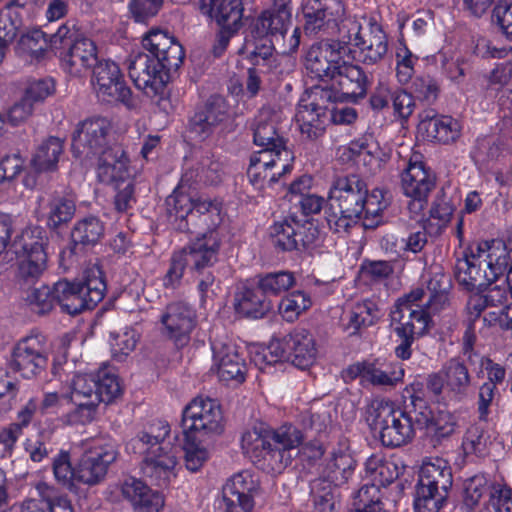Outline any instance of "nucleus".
Listing matches in <instances>:
<instances>
[{"instance_id":"nucleus-1","label":"nucleus","mask_w":512,"mask_h":512,"mask_svg":"<svg viewBox=\"0 0 512 512\" xmlns=\"http://www.w3.org/2000/svg\"><path fill=\"white\" fill-rule=\"evenodd\" d=\"M240 446L244 456L267 474H280L291 465V452L296 448L310 465L320 460L326 451L318 439L304 442L303 431L288 422L277 428L247 430L241 436Z\"/></svg>"},{"instance_id":"nucleus-2","label":"nucleus","mask_w":512,"mask_h":512,"mask_svg":"<svg viewBox=\"0 0 512 512\" xmlns=\"http://www.w3.org/2000/svg\"><path fill=\"white\" fill-rule=\"evenodd\" d=\"M386 194L380 188L369 191L365 180L357 174L336 178L330 186L325 208L329 230L345 236L360 221L366 228L377 227L389 205Z\"/></svg>"},{"instance_id":"nucleus-3","label":"nucleus","mask_w":512,"mask_h":512,"mask_svg":"<svg viewBox=\"0 0 512 512\" xmlns=\"http://www.w3.org/2000/svg\"><path fill=\"white\" fill-rule=\"evenodd\" d=\"M143 51L129 57L128 74L134 86L149 98H163L171 73L185 57L183 46L167 32L152 29L141 41Z\"/></svg>"},{"instance_id":"nucleus-4","label":"nucleus","mask_w":512,"mask_h":512,"mask_svg":"<svg viewBox=\"0 0 512 512\" xmlns=\"http://www.w3.org/2000/svg\"><path fill=\"white\" fill-rule=\"evenodd\" d=\"M292 20L291 0H272V7L252 18L246 34L247 43L253 50L247 56L254 65L271 61L276 43L282 41V53H295L301 43V28L295 27L286 40V33Z\"/></svg>"},{"instance_id":"nucleus-5","label":"nucleus","mask_w":512,"mask_h":512,"mask_svg":"<svg viewBox=\"0 0 512 512\" xmlns=\"http://www.w3.org/2000/svg\"><path fill=\"white\" fill-rule=\"evenodd\" d=\"M170 425L166 420L155 419L125 445L129 454L142 457L144 476L157 486H166L177 464L176 448L167 441Z\"/></svg>"},{"instance_id":"nucleus-6","label":"nucleus","mask_w":512,"mask_h":512,"mask_svg":"<svg viewBox=\"0 0 512 512\" xmlns=\"http://www.w3.org/2000/svg\"><path fill=\"white\" fill-rule=\"evenodd\" d=\"M508 260L509 252L503 240H484L477 244L475 253H464L463 258L456 260L454 277L464 290L484 292L504 275Z\"/></svg>"},{"instance_id":"nucleus-7","label":"nucleus","mask_w":512,"mask_h":512,"mask_svg":"<svg viewBox=\"0 0 512 512\" xmlns=\"http://www.w3.org/2000/svg\"><path fill=\"white\" fill-rule=\"evenodd\" d=\"M316 356L315 340L306 329H294L282 338H273L268 345H256L249 350L250 363L263 373H271L284 361L306 370L314 364Z\"/></svg>"},{"instance_id":"nucleus-8","label":"nucleus","mask_w":512,"mask_h":512,"mask_svg":"<svg viewBox=\"0 0 512 512\" xmlns=\"http://www.w3.org/2000/svg\"><path fill=\"white\" fill-rule=\"evenodd\" d=\"M365 418L372 429H379L380 441L388 448L410 443L418 429L411 399L401 408L389 399L375 398L366 407Z\"/></svg>"},{"instance_id":"nucleus-9","label":"nucleus","mask_w":512,"mask_h":512,"mask_svg":"<svg viewBox=\"0 0 512 512\" xmlns=\"http://www.w3.org/2000/svg\"><path fill=\"white\" fill-rule=\"evenodd\" d=\"M58 293V305L61 311L77 315L93 310L105 297L107 282L101 265L95 263L85 268L81 281L59 280L54 284Z\"/></svg>"},{"instance_id":"nucleus-10","label":"nucleus","mask_w":512,"mask_h":512,"mask_svg":"<svg viewBox=\"0 0 512 512\" xmlns=\"http://www.w3.org/2000/svg\"><path fill=\"white\" fill-rule=\"evenodd\" d=\"M340 99L332 98L328 103H320L313 99L312 90L298 103L295 115L302 136L310 140H317L325 133L329 123L336 125H350L358 117L355 108L348 106L338 107Z\"/></svg>"},{"instance_id":"nucleus-11","label":"nucleus","mask_w":512,"mask_h":512,"mask_svg":"<svg viewBox=\"0 0 512 512\" xmlns=\"http://www.w3.org/2000/svg\"><path fill=\"white\" fill-rule=\"evenodd\" d=\"M51 50L59 58L61 68L71 76H79L98 61L97 46L89 38L79 37L67 23L50 35Z\"/></svg>"},{"instance_id":"nucleus-12","label":"nucleus","mask_w":512,"mask_h":512,"mask_svg":"<svg viewBox=\"0 0 512 512\" xmlns=\"http://www.w3.org/2000/svg\"><path fill=\"white\" fill-rule=\"evenodd\" d=\"M269 237L277 252H310L322 242L318 225L293 213L274 221L269 227Z\"/></svg>"},{"instance_id":"nucleus-13","label":"nucleus","mask_w":512,"mask_h":512,"mask_svg":"<svg viewBox=\"0 0 512 512\" xmlns=\"http://www.w3.org/2000/svg\"><path fill=\"white\" fill-rule=\"evenodd\" d=\"M302 16L306 36L324 41L338 34L339 48H343L342 30L348 28L345 2L306 0L302 5Z\"/></svg>"},{"instance_id":"nucleus-14","label":"nucleus","mask_w":512,"mask_h":512,"mask_svg":"<svg viewBox=\"0 0 512 512\" xmlns=\"http://www.w3.org/2000/svg\"><path fill=\"white\" fill-rule=\"evenodd\" d=\"M332 79L331 85L315 86L312 97L320 103H328L332 98L340 99V102L357 103L367 95L371 85V78L358 64L342 60Z\"/></svg>"},{"instance_id":"nucleus-15","label":"nucleus","mask_w":512,"mask_h":512,"mask_svg":"<svg viewBox=\"0 0 512 512\" xmlns=\"http://www.w3.org/2000/svg\"><path fill=\"white\" fill-rule=\"evenodd\" d=\"M430 310L425 305L422 309H391L390 326L395 336L394 354L398 359L409 360L413 354V344L428 334L432 324Z\"/></svg>"},{"instance_id":"nucleus-16","label":"nucleus","mask_w":512,"mask_h":512,"mask_svg":"<svg viewBox=\"0 0 512 512\" xmlns=\"http://www.w3.org/2000/svg\"><path fill=\"white\" fill-rule=\"evenodd\" d=\"M224 416L217 399L196 397L182 411L185 437L208 440L224 431Z\"/></svg>"},{"instance_id":"nucleus-17","label":"nucleus","mask_w":512,"mask_h":512,"mask_svg":"<svg viewBox=\"0 0 512 512\" xmlns=\"http://www.w3.org/2000/svg\"><path fill=\"white\" fill-rule=\"evenodd\" d=\"M45 231L39 227L25 230L13 243L18 259V278L27 284L36 282L47 266Z\"/></svg>"},{"instance_id":"nucleus-18","label":"nucleus","mask_w":512,"mask_h":512,"mask_svg":"<svg viewBox=\"0 0 512 512\" xmlns=\"http://www.w3.org/2000/svg\"><path fill=\"white\" fill-rule=\"evenodd\" d=\"M91 85L97 99L102 103H121L128 108L134 105L132 90L118 63L111 59H101L95 63Z\"/></svg>"},{"instance_id":"nucleus-19","label":"nucleus","mask_w":512,"mask_h":512,"mask_svg":"<svg viewBox=\"0 0 512 512\" xmlns=\"http://www.w3.org/2000/svg\"><path fill=\"white\" fill-rule=\"evenodd\" d=\"M404 397L411 399L412 412L416 413L418 429H427L437 438H446L454 433L457 426L455 415L447 410L434 412L428 399L425 398V389L421 381L410 383L405 388Z\"/></svg>"},{"instance_id":"nucleus-20","label":"nucleus","mask_w":512,"mask_h":512,"mask_svg":"<svg viewBox=\"0 0 512 512\" xmlns=\"http://www.w3.org/2000/svg\"><path fill=\"white\" fill-rule=\"evenodd\" d=\"M362 26L356 20H348V28L342 30L341 46L358 49V58L365 65H375L384 59L388 52V36L381 24L369 23V36L365 38Z\"/></svg>"},{"instance_id":"nucleus-21","label":"nucleus","mask_w":512,"mask_h":512,"mask_svg":"<svg viewBox=\"0 0 512 512\" xmlns=\"http://www.w3.org/2000/svg\"><path fill=\"white\" fill-rule=\"evenodd\" d=\"M400 180L403 194L410 199L409 212L420 214L426 209L429 196L436 187V173L425 162L410 159L400 174Z\"/></svg>"},{"instance_id":"nucleus-22","label":"nucleus","mask_w":512,"mask_h":512,"mask_svg":"<svg viewBox=\"0 0 512 512\" xmlns=\"http://www.w3.org/2000/svg\"><path fill=\"white\" fill-rule=\"evenodd\" d=\"M111 129L112 122L107 117L92 116L80 121L72 134L74 157L88 160L104 152L109 147Z\"/></svg>"},{"instance_id":"nucleus-23","label":"nucleus","mask_w":512,"mask_h":512,"mask_svg":"<svg viewBox=\"0 0 512 512\" xmlns=\"http://www.w3.org/2000/svg\"><path fill=\"white\" fill-rule=\"evenodd\" d=\"M48 365L45 337L30 335L19 340L11 351L8 367L24 379L40 376Z\"/></svg>"},{"instance_id":"nucleus-24","label":"nucleus","mask_w":512,"mask_h":512,"mask_svg":"<svg viewBox=\"0 0 512 512\" xmlns=\"http://www.w3.org/2000/svg\"><path fill=\"white\" fill-rule=\"evenodd\" d=\"M161 333L177 348L188 345L191 334L197 326V313L185 301H174L165 307L160 319Z\"/></svg>"},{"instance_id":"nucleus-25","label":"nucleus","mask_w":512,"mask_h":512,"mask_svg":"<svg viewBox=\"0 0 512 512\" xmlns=\"http://www.w3.org/2000/svg\"><path fill=\"white\" fill-rule=\"evenodd\" d=\"M228 107L225 99L211 95L205 102L197 104L188 116L187 131L195 140L204 141L226 119Z\"/></svg>"},{"instance_id":"nucleus-26","label":"nucleus","mask_w":512,"mask_h":512,"mask_svg":"<svg viewBox=\"0 0 512 512\" xmlns=\"http://www.w3.org/2000/svg\"><path fill=\"white\" fill-rule=\"evenodd\" d=\"M211 349L220 381L243 383L247 373L245 351L230 341H211Z\"/></svg>"},{"instance_id":"nucleus-27","label":"nucleus","mask_w":512,"mask_h":512,"mask_svg":"<svg viewBox=\"0 0 512 512\" xmlns=\"http://www.w3.org/2000/svg\"><path fill=\"white\" fill-rule=\"evenodd\" d=\"M117 453L111 445H97L87 449L76 466V480L93 485L104 478L108 467L116 460Z\"/></svg>"},{"instance_id":"nucleus-28","label":"nucleus","mask_w":512,"mask_h":512,"mask_svg":"<svg viewBox=\"0 0 512 512\" xmlns=\"http://www.w3.org/2000/svg\"><path fill=\"white\" fill-rule=\"evenodd\" d=\"M95 157L98 158L96 177L100 183L118 188V184L129 180L130 159L121 145L109 146Z\"/></svg>"},{"instance_id":"nucleus-29","label":"nucleus","mask_w":512,"mask_h":512,"mask_svg":"<svg viewBox=\"0 0 512 512\" xmlns=\"http://www.w3.org/2000/svg\"><path fill=\"white\" fill-rule=\"evenodd\" d=\"M356 466L357 462L351 453L348 440L340 439L325 461L321 481L338 488L354 475Z\"/></svg>"},{"instance_id":"nucleus-30","label":"nucleus","mask_w":512,"mask_h":512,"mask_svg":"<svg viewBox=\"0 0 512 512\" xmlns=\"http://www.w3.org/2000/svg\"><path fill=\"white\" fill-rule=\"evenodd\" d=\"M339 47L328 42H317L311 45L305 56V68L311 78L332 81L337 67L342 62Z\"/></svg>"},{"instance_id":"nucleus-31","label":"nucleus","mask_w":512,"mask_h":512,"mask_svg":"<svg viewBox=\"0 0 512 512\" xmlns=\"http://www.w3.org/2000/svg\"><path fill=\"white\" fill-rule=\"evenodd\" d=\"M121 494L132 504L135 512H160L164 506V499L159 492L134 477L123 481Z\"/></svg>"},{"instance_id":"nucleus-32","label":"nucleus","mask_w":512,"mask_h":512,"mask_svg":"<svg viewBox=\"0 0 512 512\" xmlns=\"http://www.w3.org/2000/svg\"><path fill=\"white\" fill-rule=\"evenodd\" d=\"M452 484L451 467L444 459L435 458L433 461L423 462L415 487L449 496Z\"/></svg>"},{"instance_id":"nucleus-33","label":"nucleus","mask_w":512,"mask_h":512,"mask_svg":"<svg viewBox=\"0 0 512 512\" xmlns=\"http://www.w3.org/2000/svg\"><path fill=\"white\" fill-rule=\"evenodd\" d=\"M220 244L218 232L203 233L201 237H197L194 242L179 251H185L188 266H191L192 270L200 272L204 268L212 266L216 261Z\"/></svg>"},{"instance_id":"nucleus-34","label":"nucleus","mask_w":512,"mask_h":512,"mask_svg":"<svg viewBox=\"0 0 512 512\" xmlns=\"http://www.w3.org/2000/svg\"><path fill=\"white\" fill-rule=\"evenodd\" d=\"M184 182L177 185L166 198V210L169 220L174 223L176 230L184 233L191 232L190 218L193 212V198L184 190Z\"/></svg>"},{"instance_id":"nucleus-35","label":"nucleus","mask_w":512,"mask_h":512,"mask_svg":"<svg viewBox=\"0 0 512 512\" xmlns=\"http://www.w3.org/2000/svg\"><path fill=\"white\" fill-rule=\"evenodd\" d=\"M262 149L251 154L250 159L276 170L271 174V182H278L293 169L294 155L286 146H261Z\"/></svg>"},{"instance_id":"nucleus-36","label":"nucleus","mask_w":512,"mask_h":512,"mask_svg":"<svg viewBox=\"0 0 512 512\" xmlns=\"http://www.w3.org/2000/svg\"><path fill=\"white\" fill-rule=\"evenodd\" d=\"M104 224L96 216H86L74 224L71 233L70 256L77 254L78 250L93 247L104 235Z\"/></svg>"},{"instance_id":"nucleus-37","label":"nucleus","mask_w":512,"mask_h":512,"mask_svg":"<svg viewBox=\"0 0 512 512\" xmlns=\"http://www.w3.org/2000/svg\"><path fill=\"white\" fill-rule=\"evenodd\" d=\"M199 9L217 24H242L243 0H199Z\"/></svg>"},{"instance_id":"nucleus-38","label":"nucleus","mask_w":512,"mask_h":512,"mask_svg":"<svg viewBox=\"0 0 512 512\" xmlns=\"http://www.w3.org/2000/svg\"><path fill=\"white\" fill-rule=\"evenodd\" d=\"M441 373L445 377V386L451 398L458 402L465 399L471 384V376L465 363L458 358H451L442 367Z\"/></svg>"},{"instance_id":"nucleus-39","label":"nucleus","mask_w":512,"mask_h":512,"mask_svg":"<svg viewBox=\"0 0 512 512\" xmlns=\"http://www.w3.org/2000/svg\"><path fill=\"white\" fill-rule=\"evenodd\" d=\"M234 307L242 317L261 319L271 310V302L257 287H244L236 294Z\"/></svg>"},{"instance_id":"nucleus-40","label":"nucleus","mask_w":512,"mask_h":512,"mask_svg":"<svg viewBox=\"0 0 512 512\" xmlns=\"http://www.w3.org/2000/svg\"><path fill=\"white\" fill-rule=\"evenodd\" d=\"M51 49L50 38L41 29H32L19 38L15 51L16 54L30 64L42 62L48 49Z\"/></svg>"},{"instance_id":"nucleus-41","label":"nucleus","mask_w":512,"mask_h":512,"mask_svg":"<svg viewBox=\"0 0 512 512\" xmlns=\"http://www.w3.org/2000/svg\"><path fill=\"white\" fill-rule=\"evenodd\" d=\"M222 202L210 199H193V212L190 218L191 232L196 227L203 226L205 233L217 232L222 223Z\"/></svg>"},{"instance_id":"nucleus-42","label":"nucleus","mask_w":512,"mask_h":512,"mask_svg":"<svg viewBox=\"0 0 512 512\" xmlns=\"http://www.w3.org/2000/svg\"><path fill=\"white\" fill-rule=\"evenodd\" d=\"M405 370L398 362L381 358L368 359L367 382L373 386L395 387L403 381Z\"/></svg>"},{"instance_id":"nucleus-43","label":"nucleus","mask_w":512,"mask_h":512,"mask_svg":"<svg viewBox=\"0 0 512 512\" xmlns=\"http://www.w3.org/2000/svg\"><path fill=\"white\" fill-rule=\"evenodd\" d=\"M365 471L370 483H365L362 486H374L381 493V488L387 487L399 476L397 465L378 454H373L366 460Z\"/></svg>"},{"instance_id":"nucleus-44","label":"nucleus","mask_w":512,"mask_h":512,"mask_svg":"<svg viewBox=\"0 0 512 512\" xmlns=\"http://www.w3.org/2000/svg\"><path fill=\"white\" fill-rule=\"evenodd\" d=\"M427 137L440 144H451L456 142L461 136L460 122L448 115H437L428 121L422 122Z\"/></svg>"},{"instance_id":"nucleus-45","label":"nucleus","mask_w":512,"mask_h":512,"mask_svg":"<svg viewBox=\"0 0 512 512\" xmlns=\"http://www.w3.org/2000/svg\"><path fill=\"white\" fill-rule=\"evenodd\" d=\"M378 309L370 300L357 302L343 319V328L349 335H357L362 329L374 325L377 320Z\"/></svg>"},{"instance_id":"nucleus-46","label":"nucleus","mask_w":512,"mask_h":512,"mask_svg":"<svg viewBox=\"0 0 512 512\" xmlns=\"http://www.w3.org/2000/svg\"><path fill=\"white\" fill-rule=\"evenodd\" d=\"M64 152V141L55 136H49L37 147L31 163L38 172L54 171Z\"/></svg>"},{"instance_id":"nucleus-47","label":"nucleus","mask_w":512,"mask_h":512,"mask_svg":"<svg viewBox=\"0 0 512 512\" xmlns=\"http://www.w3.org/2000/svg\"><path fill=\"white\" fill-rule=\"evenodd\" d=\"M222 180L221 163L209 157L203 158L195 166L185 170L181 182L193 184L217 185Z\"/></svg>"},{"instance_id":"nucleus-48","label":"nucleus","mask_w":512,"mask_h":512,"mask_svg":"<svg viewBox=\"0 0 512 512\" xmlns=\"http://www.w3.org/2000/svg\"><path fill=\"white\" fill-rule=\"evenodd\" d=\"M256 287L265 297L279 296L289 291L296 283L294 273L288 270L265 272L256 275Z\"/></svg>"},{"instance_id":"nucleus-49","label":"nucleus","mask_w":512,"mask_h":512,"mask_svg":"<svg viewBox=\"0 0 512 512\" xmlns=\"http://www.w3.org/2000/svg\"><path fill=\"white\" fill-rule=\"evenodd\" d=\"M94 374L97 387V395L94 400L98 404L100 402L111 403L122 394L120 379L109 367H102Z\"/></svg>"},{"instance_id":"nucleus-50","label":"nucleus","mask_w":512,"mask_h":512,"mask_svg":"<svg viewBox=\"0 0 512 512\" xmlns=\"http://www.w3.org/2000/svg\"><path fill=\"white\" fill-rule=\"evenodd\" d=\"M76 212L75 202L67 197L57 196L48 203L46 224L49 229L57 230L68 224Z\"/></svg>"},{"instance_id":"nucleus-51","label":"nucleus","mask_w":512,"mask_h":512,"mask_svg":"<svg viewBox=\"0 0 512 512\" xmlns=\"http://www.w3.org/2000/svg\"><path fill=\"white\" fill-rule=\"evenodd\" d=\"M491 435L488 430L478 424L471 425L462 440V449L466 456L485 457L489 453Z\"/></svg>"},{"instance_id":"nucleus-52","label":"nucleus","mask_w":512,"mask_h":512,"mask_svg":"<svg viewBox=\"0 0 512 512\" xmlns=\"http://www.w3.org/2000/svg\"><path fill=\"white\" fill-rule=\"evenodd\" d=\"M418 61L419 56L409 49L405 40H398L395 51V75L400 84L405 85L412 80Z\"/></svg>"},{"instance_id":"nucleus-53","label":"nucleus","mask_w":512,"mask_h":512,"mask_svg":"<svg viewBox=\"0 0 512 512\" xmlns=\"http://www.w3.org/2000/svg\"><path fill=\"white\" fill-rule=\"evenodd\" d=\"M426 287L429 298L425 302V306L434 311L442 310L449 300L450 281L448 276L442 272L431 273Z\"/></svg>"},{"instance_id":"nucleus-54","label":"nucleus","mask_w":512,"mask_h":512,"mask_svg":"<svg viewBox=\"0 0 512 512\" xmlns=\"http://www.w3.org/2000/svg\"><path fill=\"white\" fill-rule=\"evenodd\" d=\"M37 495L44 502L48 512H74L71 500L68 496L54 486L40 481L36 484Z\"/></svg>"},{"instance_id":"nucleus-55","label":"nucleus","mask_w":512,"mask_h":512,"mask_svg":"<svg viewBox=\"0 0 512 512\" xmlns=\"http://www.w3.org/2000/svg\"><path fill=\"white\" fill-rule=\"evenodd\" d=\"M312 512H337L341 507V495L338 488L320 481L312 491Z\"/></svg>"},{"instance_id":"nucleus-56","label":"nucleus","mask_w":512,"mask_h":512,"mask_svg":"<svg viewBox=\"0 0 512 512\" xmlns=\"http://www.w3.org/2000/svg\"><path fill=\"white\" fill-rule=\"evenodd\" d=\"M312 306L309 294L297 290L282 298L279 303V313L287 322H294L304 311Z\"/></svg>"},{"instance_id":"nucleus-57","label":"nucleus","mask_w":512,"mask_h":512,"mask_svg":"<svg viewBox=\"0 0 512 512\" xmlns=\"http://www.w3.org/2000/svg\"><path fill=\"white\" fill-rule=\"evenodd\" d=\"M186 258L185 251L175 250L172 252L168 269L161 278L164 289L174 291L181 286L185 270L188 267Z\"/></svg>"},{"instance_id":"nucleus-58","label":"nucleus","mask_w":512,"mask_h":512,"mask_svg":"<svg viewBox=\"0 0 512 512\" xmlns=\"http://www.w3.org/2000/svg\"><path fill=\"white\" fill-rule=\"evenodd\" d=\"M350 512H386L383 494L374 486H361Z\"/></svg>"},{"instance_id":"nucleus-59","label":"nucleus","mask_w":512,"mask_h":512,"mask_svg":"<svg viewBox=\"0 0 512 512\" xmlns=\"http://www.w3.org/2000/svg\"><path fill=\"white\" fill-rule=\"evenodd\" d=\"M58 293L48 285H42L35 288L27 296V302L30 310L37 315L48 314L56 304H58Z\"/></svg>"},{"instance_id":"nucleus-60","label":"nucleus","mask_w":512,"mask_h":512,"mask_svg":"<svg viewBox=\"0 0 512 512\" xmlns=\"http://www.w3.org/2000/svg\"><path fill=\"white\" fill-rule=\"evenodd\" d=\"M75 404V408L62 415L61 420L69 426L86 425L91 423L96 416L98 403L93 400H76L71 399Z\"/></svg>"},{"instance_id":"nucleus-61","label":"nucleus","mask_w":512,"mask_h":512,"mask_svg":"<svg viewBox=\"0 0 512 512\" xmlns=\"http://www.w3.org/2000/svg\"><path fill=\"white\" fill-rule=\"evenodd\" d=\"M488 491V480L483 474H476L465 481L463 505L473 511L479 507L483 496Z\"/></svg>"},{"instance_id":"nucleus-62","label":"nucleus","mask_w":512,"mask_h":512,"mask_svg":"<svg viewBox=\"0 0 512 512\" xmlns=\"http://www.w3.org/2000/svg\"><path fill=\"white\" fill-rule=\"evenodd\" d=\"M203 439L184 436L183 450L185 453V466L191 472L199 471L209 459L208 450L201 445Z\"/></svg>"},{"instance_id":"nucleus-63","label":"nucleus","mask_w":512,"mask_h":512,"mask_svg":"<svg viewBox=\"0 0 512 512\" xmlns=\"http://www.w3.org/2000/svg\"><path fill=\"white\" fill-rule=\"evenodd\" d=\"M447 495L415 487L413 508L415 512H439L448 500Z\"/></svg>"},{"instance_id":"nucleus-64","label":"nucleus","mask_w":512,"mask_h":512,"mask_svg":"<svg viewBox=\"0 0 512 512\" xmlns=\"http://www.w3.org/2000/svg\"><path fill=\"white\" fill-rule=\"evenodd\" d=\"M488 504L491 512H512V488L507 484L493 483Z\"/></svg>"}]
</instances>
